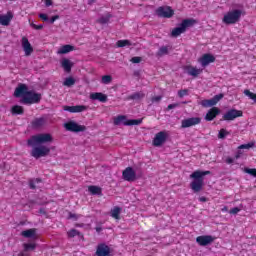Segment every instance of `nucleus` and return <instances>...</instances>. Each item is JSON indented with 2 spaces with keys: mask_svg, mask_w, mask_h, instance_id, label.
I'll return each instance as SVG.
<instances>
[{
  "mask_svg": "<svg viewBox=\"0 0 256 256\" xmlns=\"http://www.w3.org/2000/svg\"><path fill=\"white\" fill-rule=\"evenodd\" d=\"M16 97H22L24 105H35L41 102V94L28 90L27 85L20 84L14 91Z\"/></svg>",
  "mask_w": 256,
  "mask_h": 256,
  "instance_id": "1",
  "label": "nucleus"
},
{
  "mask_svg": "<svg viewBox=\"0 0 256 256\" xmlns=\"http://www.w3.org/2000/svg\"><path fill=\"white\" fill-rule=\"evenodd\" d=\"M205 175H211V171L196 170L190 175V179H194L190 183V189H192V191H194V193H199L200 191L203 190V183H204Z\"/></svg>",
  "mask_w": 256,
  "mask_h": 256,
  "instance_id": "2",
  "label": "nucleus"
},
{
  "mask_svg": "<svg viewBox=\"0 0 256 256\" xmlns=\"http://www.w3.org/2000/svg\"><path fill=\"white\" fill-rule=\"evenodd\" d=\"M53 141V136L49 133H44V134H37L33 135L28 139L27 145L29 147H33L34 145H41L43 143H51Z\"/></svg>",
  "mask_w": 256,
  "mask_h": 256,
  "instance_id": "3",
  "label": "nucleus"
},
{
  "mask_svg": "<svg viewBox=\"0 0 256 256\" xmlns=\"http://www.w3.org/2000/svg\"><path fill=\"white\" fill-rule=\"evenodd\" d=\"M241 15H243V11H241L240 9H234L232 11H228L224 15L222 22L225 25H235V23H239L241 19Z\"/></svg>",
  "mask_w": 256,
  "mask_h": 256,
  "instance_id": "4",
  "label": "nucleus"
},
{
  "mask_svg": "<svg viewBox=\"0 0 256 256\" xmlns=\"http://www.w3.org/2000/svg\"><path fill=\"white\" fill-rule=\"evenodd\" d=\"M194 25V19H184L178 27L172 30L171 35L172 37H179V35H182V33H185V31H187L188 27H193Z\"/></svg>",
  "mask_w": 256,
  "mask_h": 256,
  "instance_id": "5",
  "label": "nucleus"
},
{
  "mask_svg": "<svg viewBox=\"0 0 256 256\" xmlns=\"http://www.w3.org/2000/svg\"><path fill=\"white\" fill-rule=\"evenodd\" d=\"M126 119L127 116L119 115L116 118H114V125H121V123H123V125H125L126 127H131L133 125H141V123H143V118L130 120Z\"/></svg>",
  "mask_w": 256,
  "mask_h": 256,
  "instance_id": "6",
  "label": "nucleus"
},
{
  "mask_svg": "<svg viewBox=\"0 0 256 256\" xmlns=\"http://www.w3.org/2000/svg\"><path fill=\"white\" fill-rule=\"evenodd\" d=\"M156 15L162 19H171L175 15V10L171 6H160L156 9Z\"/></svg>",
  "mask_w": 256,
  "mask_h": 256,
  "instance_id": "7",
  "label": "nucleus"
},
{
  "mask_svg": "<svg viewBox=\"0 0 256 256\" xmlns=\"http://www.w3.org/2000/svg\"><path fill=\"white\" fill-rule=\"evenodd\" d=\"M49 153H51V149L41 145L32 149L31 156L34 157V159H41V157H47Z\"/></svg>",
  "mask_w": 256,
  "mask_h": 256,
  "instance_id": "8",
  "label": "nucleus"
},
{
  "mask_svg": "<svg viewBox=\"0 0 256 256\" xmlns=\"http://www.w3.org/2000/svg\"><path fill=\"white\" fill-rule=\"evenodd\" d=\"M66 131H71L72 133H81L83 131H87V127L85 125H79L74 121H70L64 124Z\"/></svg>",
  "mask_w": 256,
  "mask_h": 256,
  "instance_id": "9",
  "label": "nucleus"
},
{
  "mask_svg": "<svg viewBox=\"0 0 256 256\" xmlns=\"http://www.w3.org/2000/svg\"><path fill=\"white\" fill-rule=\"evenodd\" d=\"M122 179L124 181H128L129 183H133V181H137V173L133 170V167H127L122 172Z\"/></svg>",
  "mask_w": 256,
  "mask_h": 256,
  "instance_id": "10",
  "label": "nucleus"
},
{
  "mask_svg": "<svg viewBox=\"0 0 256 256\" xmlns=\"http://www.w3.org/2000/svg\"><path fill=\"white\" fill-rule=\"evenodd\" d=\"M243 115V111L237 109L228 110L222 117L224 121H235L238 117Z\"/></svg>",
  "mask_w": 256,
  "mask_h": 256,
  "instance_id": "11",
  "label": "nucleus"
},
{
  "mask_svg": "<svg viewBox=\"0 0 256 256\" xmlns=\"http://www.w3.org/2000/svg\"><path fill=\"white\" fill-rule=\"evenodd\" d=\"M216 239V237L211 235H202L196 238V243H198L200 247H207V245H211V243H213V241Z\"/></svg>",
  "mask_w": 256,
  "mask_h": 256,
  "instance_id": "12",
  "label": "nucleus"
},
{
  "mask_svg": "<svg viewBox=\"0 0 256 256\" xmlns=\"http://www.w3.org/2000/svg\"><path fill=\"white\" fill-rule=\"evenodd\" d=\"M223 97V94H218L215 95L213 98L211 99H204L200 102V105L202 107H215V105H217V103H219V101H221V98Z\"/></svg>",
  "mask_w": 256,
  "mask_h": 256,
  "instance_id": "13",
  "label": "nucleus"
},
{
  "mask_svg": "<svg viewBox=\"0 0 256 256\" xmlns=\"http://www.w3.org/2000/svg\"><path fill=\"white\" fill-rule=\"evenodd\" d=\"M201 123L200 117H192L182 120L181 127L182 129H187L189 127H195V125H199Z\"/></svg>",
  "mask_w": 256,
  "mask_h": 256,
  "instance_id": "14",
  "label": "nucleus"
},
{
  "mask_svg": "<svg viewBox=\"0 0 256 256\" xmlns=\"http://www.w3.org/2000/svg\"><path fill=\"white\" fill-rule=\"evenodd\" d=\"M166 141L167 133L165 131H160L155 135L152 143L154 147H161V145H163V143H165Z\"/></svg>",
  "mask_w": 256,
  "mask_h": 256,
  "instance_id": "15",
  "label": "nucleus"
},
{
  "mask_svg": "<svg viewBox=\"0 0 256 256\" xmlns=\"http://www.w3.org/2000/svg\"><path fill=\"white\" fill-rule=\"evenodd\" d=\"M96 256H109L111 255V248L105 244V243H100L96 247Z\"/></svg>",
  "mask_w": 256,
  "mask_h": 256,
  "instance_id": "16",
  "label": "nucleus"
},
{
  "mask_svg": "<svg viewBox=\"0 0 256 256\" xmlns=\"http://www.w3.org/2000/svg\"><path fill=\"white\" fill-rule=\"evenodd\" d=\"M184 71H186L187 75H190V77H199V75L203 73V69L191 65L184 66Z\"/></svg>",
  "mask_w": 256,
  "mask_h": 256,
  "instance_id": "17",
  "label": "nucleus"
},
{
  "mask_svg": "<svg viewBox=\"0 0 256 256\" xmlns=\"http://www.w3.org/2000/svg\"><path fill=\"white\" fill-rule=\"evenodd\" d=\"M198 63L201 64L202 67H207L210 63H215V56H213V54H204L198 59Z\"/></svg>",
  "mask_w": 256,
  "mask_h": 256,
  "instance_id": "18",
  "label": "nucleus"
},
{
  "mask_svg": "<svg viewBox=\"0 0 256 256\" xmlns=\"http://www.w3.org/2000/svg\"><path fill=\"white\" fill-rule=\"evenodd\" d=\"M87 109H89V107L85 105L63 106V110L69 113H83V111H87Z\"/></svg>",
  "mask_w": 256,
  "mask_h": 256,
  "instance_id": "19",
  "label": "nucleus"
},
{
  "mask_svg": "<svg viewBox=\"0 0 256 256\" xmlns=\"http://www.w3.org/2000/svg\"><path fill=\"white\" fill-rule=\"evenodd\" d=\"M21 43L26 57H29L33 53V46H31L29 39L25 36L22 37Z\"/></svg>",
  "mask_w": 256,
  "mask_h": 256,
  "instance_id": "20",
  "label": "nucleus"
},
{
  "mask_svg": "<svg viewBox=\"0 0 256 256\" xmlns=\"http://www.w3.org/2000/svg\"><path fill=\"white\" fill-rule=\"evenodd\" d=\"M221 114V110L218 107H212L205 116V121H213L217 118V115Z\"/></svg>",
  "mask_w": 256,
  "mask_h": 256,
  "instance_id": "21",
  "label": "nucleus"
},
{
  "mask_svg": "<svg viewBox=\"0 0 256 256\" xmlns=\"http://www.w3.org/2000/svg\"><path fill=\"white\" fill-rule=\"evenodd\" d=\"M92 101H100V103H107V95L101 92H94L90 94Z\"/></svg>",
  "mask_w": 256,
  "mask_h": 256,
  "instance_id": "22",
  "label": "nucleus"
},
{
  "mask_svg": "<svg viewBox=\"0 0 256 256\" xmlns=\"http://www.w3.org/2000/svg\"><path fill=\"white\" fill-rule=\"evenodd\" d=\"M12 19L13 13L11 11H8L6 15H0V25H4V27H7L9 23H11Z\"/></svg>",
  "mask_w": 256,
  "mask_h": 256,
  "instance_id": "23",
  "label": "nucleus"
},
{
  "mask_svg": "<svg viewBox=\"0 0 256 256\" xmlns=\"http://www.w3.org/2000/svg\"><path fill=\"white\" fill-rule=\"evenodd\" d=\"M71 51H75V46L66 44L61 46L58 49L57 53L58 55H66V53H71Z\"/></svg>",
  "mask_w": 256,
  "mask_h": 256,
  "instance_id": "24",
  "label": "nucleus"
},
{
  "mask_svg": "<svg viewBox=\"0 0 256 256\" xmlns=\"http://www.w3.org/2000/svg\"><path fill=\"white\" fill-rule=\"evenodd\" d=\"M61 67L64 69L66 73H71V69L73 68V62L71 60L64 58L61 61Z\"/></svg>",
  "mask_w": 256,
  "mask_h": 256,
  "instance_id": "25",
  "label": "nucleus"
},
{
  "mask_svg": "<svg viewBox=\"0 0 256 256\" xmlns=\"http://www.w3.org/2000/svg\"><path fill=\"white\" fill-rule=\"evenodd\" d=\"M128 101H141L145 99V93L143 91L135 92L127 97Z\"/></svg>",
  "mask_w": 256,
  "mask_h": 256,
  "instance_id": "26",
  "label": "nucleus"
},
{
  "mask_svg": "<svg viewBox=\"0 0 256 256\" xmlns=\"http://www.w3.org/2000/svg\"><path fill=\"white\" fill-rule=\"evenodd\" d=\"M22 237H25L26 239H33L35 235H37V229L30 228L28 230H24L21 232Z\"/></svg>",
  "mask_w": 256,
  "mask_h": 256,
  "instance_id": "27",
  "label": "nucleus"
},
{
  "mask_svg": "<svg viewBox=\"0 0 256 256\" xmlns=\"http://www.w3.org/2000/svg\"><path fill=\"white\" fill-rule=\"evenodd\" d=\"M121 211H123L122 207L119 206H115L111 212L110 215L113 219H116L117 221H119V219H121Z\"/></svg>",
  "mask_w": 256,
  "mask_h": 256,
  "instance_id": "28",
  "label": "nucleus"
},
{
  "mask_svg": "<svg viewBox=\"0 0 256 256\" xmlns=\"http://www.w3.org/2000/svg\"><path fill=\"white\" fill-rule=\"evenodd\" d=\"M33 129H39L45 125V118H36L31 122Z\"/></svg>",
  "mask_w": 256,
  "mask_h": 256,
  "instance_id": "29",
  "label": "nucleus"
},
{
  "mask_svg": "<svg viewBox=\"0 0 256 256\" xmlns=\"http://www.w3.org/2000/svg\"><path fill=\"white\" fill-rule=\"evenodd\" d=\"M88 191L91 195H103V189L99 186L91 185L88 187Z\"/></svg>",
  "mask_w": 256,
  "mask_h": 256,
  "instance_id": "30",
  "label": "nucleus"
},
{
  "mask_svg": "<svg viewBox=\"0 0 256 256\" xmlns=\"http://www.w3.org/2000/svg\"><path fill=\"white\" fill-rule=\"evenodd\" d=\"M169 49H171V46L160 47L156 52V57H163L165 55H169Z\"/></svg>",
  "mask_w": 256,
  "mask_h": 256,
  "instance_id": "31",
  "label": "nucleus"
},
{
  "mask_svg": "<svg viewBox=\"0 0 256 256\" xmlns=\"http://www.w3.org/2000/svg\"><path fill=\"white\" fill-rule=\"evenodd\" d=\"M11 113L12 115H23V113H25V109L23 108V106L14 105L11 108Z\"/></svg>",
  "mask_w": 256,
  "mask_h": 256,
  "instance_id": "32",
  "label": "nucleus"
},
{
  "mask_svg": "<svg viewBox=\"0 0 256 256\" xmlns=\"http://www.w3.org/2000/svg\"><path fill=\"white\" fill-rule=\"evenodd\" d=\"M111 14H107L106 16H102L97 20V23H99L100 25H107V23H109V21H111Z\"/></svg>",
  "mask_w": 256,
  "mask_h": 256,
  "instance_id": "33",
  "label": "nucleus"
},
{
  "mask_svg": "<svg viewBox=\"0 0 256 256\" xmlns=\"http://www.w3.org/2000/svg\"><path fill=\"white\" fill-rule=\"evenodd\" d=\"M64 87H73L75 85V78L73 77H68L65 79L63 82Z\"/></svg>",
  "mask_w": 256,
  "mask_h": 256,
  "instance_id": "34",
  "label": "nucleus"
},
{
  "mask_svg": "<svg viewBox=\"0 0 256 256\" xmlns=\"http://www.w3.org/2000/svg\"><path fill=\"white\" fill-rule=\"evenodd\" d=\"M23 247L24 251H35L37 245L35 243H24Z\"/></svg>",
  "mask_w": 256,
  "mask_h": 256,
  "instance_id": "35",
  "label": "nucleus"
},
{
  "mask_svg": "<svg viewBox=\"0 0 256 256\" xmlns=\"http://www.w3.org/2000/svg\"><path fill=\"white\" fill-rule=\"evenodd\" d=\"M116 45H117V47H130L131 41H129V40H118Z\"/></svg>",
  "mask_w": 256,
  "mask_h": 256,
  "instance_id": "36",
  "label": "nucleus"
},
{
  "mask_svg": "<svg viewBox=\"0 0 256 256\" xmlns=\"http://www.w3.org/2000/svg\"><path fill=\"white\" fill-rule=\"evenodd\" d=\"M111 81H113V77L111 75L102 76L101 82L103 83V85H109Z\"/></svg>",
  "mask_w": 256,
  "mask_h": 256,
  "instance_id": "37",
  "label": "nucleus"
},
{
  "mask_svg": "<svg viewBox=\"0 0 256 256\" xmlns=\"http://www.w3.org/2000/svg\"><path fill=\"white\" fill-rule=\"evenodd\" d=\"M244 95H246V97H249V99H252V101H254V103H256V94L251 92L249 89L244 90Z\"/></svg>",
  "mask_w": 256,
  "mask_h": 256,
  "instance_id": "38",
  "label": "nucleus"
},
{
  "mask_svg": "<svg viewBox=\"0 0 256 256\" xmlns=\"http://www.w3.org/2000/svg\"><path fill=\"white\" fill-rule=\"evenodd\" d=\"M252 147H255L254 142H250L248 144H242V145L238 146V149H241L243 151V149H252Z\"/></svg>",
  "mask_w": 256,
  "mask_h": 256,
  "instance_id": "39",
  "label": "nucleus"
},
{
  "mask_svg": "<svg viewBox=\"0 0 256 256\" xmlns=\"http://www.w3.org/2000/svg\"><path fill=\"white\" fill-rule=\"evenodd\" d=\"M229 135V132L225 130L224 128L220 129L218 133V139H225V136Z\"/></svg>",
  "mask_w": 256,
  "mask_h": 256,
  "instance_id": "40",
  "label": "nucleus"
},
{
  "mask_svg": "<svg viewBox=\"0 0 256 256\" xmlns=\"http://www.w3.org/2000/svg\"><path fill=\"white\" fill-rule=\"evenodd\" d=\"M67 235L68 237H70V239H72L73 237H77V235H80V233L76 229H71L67 232Z\"/></svg>",
  "mask_w": 256,
  "mask_h": 256,
  "instance_id": "41",
  "label": "nucleus"
},
{
  "mask_svg": "<svg viewBox=\"0 0 256 256\" xmlns=\"http://www.w3.org/2000/svg\"><path fill=\"white\" fill-rule=\"evenodd\" d=\"M245 173L248 175H252V177H256V169L255 168H245Z\"/></svg>",
  "mask_w": 256,
  "mask_h": 256,
  "instance_id": "42",
  "label": "nucleus"
},
{
  "mask_svg": "<svg viewBox=\"0 0 256 256\" xmlns=\"http://www.w3.org/2000/svg\"><path fill=\"white\" fill-rule=\"evenodd\" d=\"M30 26L32 27V29H35L36 31H41V29H43V25H37L35 23H31Z\"/></svg>",
  "mask_w": 256,
  "mask_h": 256,
  "instance_id": "43",
  "label": "nucleus"
},
{
  "mask_svg": "<svg viewBox=\"0 0 256 256\" xmlns=\"http://www.w3.org/2000/svg\"><path fill=\"white\" fill-rule=\"evenodd\" d=\"M243 150L242 149H238L235 153L234 159H241V157L243 156Z\"/></svg>",
  "mask_w": 256,
  "mask_h": 256,
  "instance_id": "44",
  "label": "nucleus"
},
{
  "mask_svg": "<svg viewBox=\"0 0 256 256\" xmlns=\"http://www.w3.org/2000/svg\"><path fill=\"white\" fill-rule=\"evenodd\" d=\"M188 93H189V91H188L187 89H183V90H180V91L178 92V96H179L180 98H182V97H185L186 95H188Z\"/></svg>",
  "mask_w": 256,
  "mask_h": 256,
  "instance_id": "45",
  "label": "nucleus"
},
{
  "mask_svg": "<svg viewBox=\"0 0 256 256\" xmlns=\"http://www.w3.org/2000/svg\"><path fill=\"white\" fill-rule=\"evenodd\" d=\"M130 61H131V63L137 64V63H140L142 61V58L139 57V56H135V57H132Z\"/></svg>",
  "mask_w": 256,
  "mask_h": 256,
  "instance_id": "46",
  "label": "nucleus"
},
{
  "mask_svg": "<svg viewBox=\"0 0 256 256\" xmlns=\"http://www.w3.org/2000/svg\"><path fill=\"white\" fill-rule=\"evenodd\" d=\"M163 99V97L161 96H154L151 98V102L152 103H159V101H161Z\"/></svg>",
  "mask_w": 256,
  "mask_h": 256,
  "instance_id": "47",
  "label": "nucleus"
},
{
  "mask_svg": "<svg viewBox=\"0 0 256 256\" xmlns=\"http://www.w3.org/2000/svg\"><path fill=\"white\" fill-rule=\"evenodd\" d=\"M241 210L239 209V207H234L232 209H230V214L231 215H237V213H239Z\"/></svg>",
  "mask_w": 256,
  "mask_h": 256,
  "instance_id": "48",
  "label": "nucleus"
},
{
  "mask_svg": "<svg viewBox=\"0 0 256 256\" xmlns=\"http://www.w3.org/2000/svg\"><path fill=\"white\" fill-rule=\"evenodd\" d=\"M176 107H179V103L169 104L167 107V111H171V109H176Z\"/></svg>",
  "mask_w": 256,
  "mask_h": 256,
  "instance_id": "49",
  "label": "nucleus"
},
{
  "mask_svg": "<svg viewBox=\"0 0 256 256\" xmlns=\"http://www.w3.org/2000/svg\"><path fill=\"white\" fill-rule=\"evenodd\" d=\"M39 18L42 19V21H49V16L47 14H39Z\"/></svg>",
  "mask_w": 256,
  "mask_h": 256,
  "instance_id": "50",
  "label": "nucleus"
},
{
  "mask_svg": "<svg viewBox=\"0 0 256 256\" xmlns=\"http://www.w3.org/2000/svg\"><path fill=\"white\" fill-rule=\"evenodd\" d=\"M57 19H59V15H54L50 18L49 22L51 23V25H53V23H55Z\"/></svg>",
  "mask_w": 256,
  "mask_h": 256,
  "instance_id": "51",
  "label": "nucleus"
},
{
  "mask_svg": "<svg viewBox=\"0 0 256 256\" xmlns=\"http://www.w3.org/2000/svg\"><path fill=\"white\" fill-rule=\"evenodd\" d=\"M35 183H36V182H35L34 179H32V180L29 181V187H30V189H36L37 186H35Z\"/></svg>",
  "mask_w": 256,
  "mask_h": 256,
  "instance_id": "52",
  "label": "nucleus"
},
{
  "mask_svg": "<svg viewBox=\"0 0 256 256\" xmlns=\"http://www.w3.org/2000/svg\"><path fill=\"white\" fill-rule=\"evenodd\" d=\"M234 161L235 160L233 158L227 157L226 160H225V163H227V165H231V164H233Z\"/></svg>",
  "mask_w": 256,
  "mask_h": 256,
  "instance_id": "53",
  "label": "nucleus"
},
{
  "mask_svg": "<svg viewBox=\"0 0 256 256\" xmlns=\"http://www.w3.org/2000/svg\"><path fill=\"white\" fill-rule=\"evenodd\" d=\"M44 3L46 5V7H51V5H53V1L52 0H44Z\"/></svg>",
  "mask_w": 256,
  "mask_h": 256,
  "instance_id": "54",
  "label": "nucleus"
},
{
  "mask_svg": "<svg viewBox=\"0 0 256 256\" xmlns=\"http://www.w3.org/2000/svg\"><path fill=\"white\" fill-rule=\"evenodd\" d=\"M199 201H200L201 203H207V197L202 196V197L199 198Z\"/></svg>",
  "mask_w": 256,
  "mask_h": 256,
  "instance_id": "55",
  "label": "nucleus"
},
{
  "mask_svg": "<svg viewBox=\"0 0 256 256\" xmlns=\"http://www.w3.org/2000/svg\"><path fill=\"white\" fill-rule=\"evenodd\" d=\"M69 219H78L77 214L69 213Z\"/></svg>",
  "mask_w": 256,
  "mask_h": 256,
  "instance_id": "56",
  "label": "nucleus"
},
{
  "mask_svg": "<svg viewBox=\"0 0 256 256\" xmlns=\"http://www.w3.org/2000/svg\"><path fill=\"white\" fill-rule=\"evenodd\" d=\"M95 229L97 233H101V231H103V228L100 226L96 227Z\"/></svg>",
  "mask_w": 256,
  "mask_h": 256,
  "instance_id": "57",
  "label": "nucleus"
},
{
  "mask_svg": "<svg viewBox=\"0 0 256 256\" xmlns=\"http://www.w3.org/2000/svg\"><path fill=\"white\" fill-rule=\"evenodd\" d=\"M35 183H41V178L33 179Z\"/></svg>",
  "mask_w": 256,
  "mask_h": 256,
  "instance_id": "58",
  "label": "nucleus"
},
{
  "mask_svg": "<svg viewBox=\"0 0 256 256\" xmlns=\"http://www.w3.org/2000/svg\"><path fill=\"white\" fill-rule=\"evenodd\" d=\"M95 3V0H88V5H93Z\"/></svg>",
  "mask_w": 256,
  "mask_h": 256,
  "instance_id": "59",
  "label": "nucleus"
},
{
  "mask_svg": "<svg viewBox=\"0 0 256 256\" xmlns=\"http://www.w3.org/2000/svg\"><path fill=\"white\" fill-rule=\"evenodd\" d=\"M18 256H25V253L20 252V253L18 254Z\"/></svg>",
  "mask_w": 256,
  "mask_h": 256,
  "instance_id": "60",
  "label": "nucleus"
}]
</instances>
